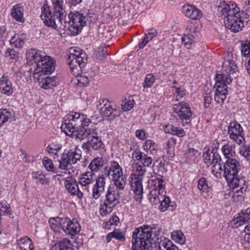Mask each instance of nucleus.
<instances>
[{"label":"nucleus","mask_w":250,"mask_h":250,"mask_svg":"<svg viewBox=\"0 0 250 250\" xmlns=\"http://www.w3.org/2000/svg\"><path fill=\"white\" fill-rule=\"evenodd\" d=\"M90 123V120L86 115L75 112L64 117L61 128L66 135L72 138L90 140L97 135V132L95 127H89Z\"/></svg>","instance_id":"f257e3e1"},{"label":"nucleus","mask_w":250,"mask_h":250,"mask_svg":"<svg viewBox=\"0 0 250 250\" xmlns=\"http://www.w3.org/2000/svg\"><path fill=\"white\" fill-rule=\"evenodd\" d=\"M220 16H224V23L226 28L234 32H239L244 27L245 19L248 18V14L243 11H240L237 4L233 2L226 3L220 2L217 6Z\"/></svg>","instance_id":"f03ea898"},{"label":"nucleus","mask_w":250,"mask_h":250,"mask_svg":"<svg viewBox=\"0 0 250 250\" xmlns=\"http://www.w3.org/2000/svg\"><path fill=\"white\" fill-rule=\"evenodd\" d=\"M222 67L226 74H217L215 77V87L216 91L214 94V100L218 104H222L226 98L228 94V84L232 81L230 74H233L237 68L234 61L230 59L229 55L224 59Z\"/></svg>","instance_id":"7ed1b4c3"},{"label":"nucleus","mask_w":250,"mask_h":250,"mask_svg":"<svg viewBox=\"0 0 250 250\" xmlns=\"http://www.w3.org/2000/svg\"><path fill=\"white\" fill-rule=\"evenodd\" d=\"M54 12L52 14L50 7L44 5L42 8L41 18L45 25L56 30L61 28L60 23L62 16L65 12L64 0H51ZM71 3L75 5L81 2L82 0H70Z\"/></svg>","instance_id":"20e7f679"},{"label":"nucleus","mask_w":250,"mask_h":250,"mask_svg":"<svg viewBox=\"0 0 250 250\" xmlns=\"http://www.w3.org/2000/svg\"><path fill=\"white\" fill-rule=\"evenodd\" d=\"M132 250H152V244L158 240L155 229L143 225L136 228L132 234Z\"/></svg>","instance_id":"39448f33"},{"label":"nucleus","mask_w":250,"mask_h":250,"mask_svg":"<svg viewBox=\"0 0 250 250\" xmlns=\"http://www.w3.org/2000/svg\"><path fill=\"white\" fill-rule=\"evenodd\" d=\"M224 176L229 187L236 185H242L246 183L244 178H239L238 172L240 170V164L236 159L227 160L223 165Z\"/></svg>","instance_id":"423d86ee"},{"label":"nucleus","mask_w":250,"mask_h":250,"mask_svg":"<svg viewBox=\"0 0 250 250\" xmlns=\"http://www.w3.org/2000/svg\"><path fill=\"white\" fill-rule=\"evenodd\" d=\"M146 172V169L142 165H138L136 169V173L131 174L130 176L129 184L133 191L136 201L141 202L143 197V188L142 177Z\"/></svg>","instance_id":"0eeeda50"},{"label":"nucleus","mask_w":250,"mask_h":250,"mask_svg":"<svg viewBox=\"0 0 250 250\" xmlns=\"http://www.w3.org/2000/svg\"><path fill=\"white\" fill-rule=\"evenodd\" d=\"M164 181L157 176H152L148 181L147 188L149 189L148 197L151 202H155L157 200L160 201L165 196V185Z\"/></svg>","instance_id":"6e6552de"},{"label":"nucleus","mask_w":250,"mask_h":250,"mask_svg":"<svg viewBox=\"0 0 250 250\" xmlns=\"http://www.w3.org/2000/svg\"><path fill=\"white\" fill-rule=\"evenodd\" d=\"M82 158V155L78 150L76 146L69 149H65L62 155L59 162V167L61 169H65L69 165L76 164Z\"/></svg>","instance_id":"1a4fd4ad"},{"label":"nucleus","mask_w":250,"mask_h":250,"mask_svg":"<svg viewBox=\"0 0 250 250\" xmlns=\"http://www.w3.org/2000/svg\"><path fill=\"white\" fill-rule=\"evenodd\" d=\"M69 30L73 35H76L82 30L85 26L87 17L77 11L71 12L69 14Z\"/></svg>","instance_id":"9d476101"},{"label":"nucleus","mask_w":250,"mask_h":250,"mask_svg":"<svg viewBox=\"0 0 250 250\" xmlns=\"http://www.w3.org/2000/svg\"><path fill=\"white\" fill-rule=\"evenodd\" d=\"M107 175L112 177L116 188L121 190L125 188L126 184L125 178L123 176L122 169L117 162H112L108 170Z\"/></svg>","instance_id":"9b49d317"},{"label":"nucleus","mask_w":250,"mask_h":250,"mask_svg":"<svg viewBox=\"0 0 250 250\" xmlns=\"http://www.w3.org/2000/svg\"><path fill=\"white\" fill-rule=\"evenodd\" d=\"M55 62L50 56L44 55L42 59L38 63L34 70L33 77L39 78L41 74H50L55 70Z\"/></svg>","instance_id":"f8f14e48"},{"label":"nucleus","mask_w":250,"mask_h":250,"mask_svg":"<svg viewBox=\"0 0 250 250\" xmlns=\"http://www.w3.org/2000/svg\"><path fill=\"white\" fill-rule=\"evenodd\" d=\"M173 111L174 116L177 119L181 121L184 124H188L192 116V112L188 104L184 102H181L174 104Z\"/></svg>","instance_id":"ddd939ff"},{"label":"nucleus","mask_w":250,"mask_h":250,"mask_svg":"<svg viewBox=\"0 0 250 250\" xmlns=\"http://www.w3.org/2000/svg\"><path fill=\"white\" fill-rule=\"evenodd\" d=\"M228 133L229 138L240 145L244 144V132L241 125L236 121L231 122L228 127Z\"/></svg>","instance_id":"4468645a"},{"label":"nucleus","mask_w":250,"mask_h":250,"mask_svg":"<svg viewBox=\"0 0 250 250\" xmlns=\"http://www.w3.org/2000/svg\"><path fill=\"white\" fill-rule=\"evenodd\" d=\"M98 108L100 113L107 117H117L122 113L121 110L117 109L115 105L105 99L99 100Z\"/></svg>","instance_id":"2eb2a0df"},{"label":"nucleus","mask_w":250,"mask_h":250,"mask_svg":"<svg viewBox=\"0 0 250 250\" xmlns=\"http://www.w3.org/2000/svg\"><path fill=\"white\" fill-rule=\"evenodd\" d=\"M86 61V54H82V56L76 58L68 57L67 63L73 75H78L81 73L82 68L85 65Z\"/></svg>","instance_id":"dca6fc26"},{"label":"nucleus","mask_w":250,"mask_h":250,"mask_svg":"<svg viewBox=\"0 0 250 250\" xmlns=\"http://www.w3.org/2000/svg\"><path fill=\"white\" fill-rule=\"evenodd\" d=\"M62 221V229L66 233L74 235L80 231V225L76 220L63 218Z\"/></svg>","instance_id":"f3484780"},{"label":"nucleus","mask_w":250,"mask_h":250,"mask_svg":"<svg viewBox=\"0 0 250 250\" xmlns=\"http://www.w3.org/2000/svg\"><path fill=\"white\" fill-rule=\"evenodd\" d=\"M82 148L86 152H89L91 149L94 150H104V146L101 139L97 135L88 140L86 143L82 145Z\"/></svg>","instance_id":"a211bd4d"},{"label":"nucleus","mask_w":250,"mask_h":250,"mask_svg":"<svg viewBox=\"0 0 250 250\" xmlns=\"http://www.w3.org/2000/svg\"><path fill=\"white\" fill-rule=\"evenodd\" d=\"M64 184L66 189L70 194L72 195H77L79 199L82 198L83 193L80 190L75 179L72 177H68L65 179Z\"/></svg>","instance_id":"6ab92c4d"},{"label":"nucleus","mask_w":250,"mask_h":250,"mask_svg":"<svg viewBox=\"0 0 250 250\" xmlns=\"http://www.w3.org/2000/svg\"><path fill=\"white\" fill-rule=\"evenodd\" d=\"M47 74H41L39 78H33V79L39 83L40 86L44 89H49L56 86L58 83L57 78L55 77L45 76Z\"/></svg>","instance_id":"aec40b11"},{"label":"nucleus","mask_w":250,"mask_h":250,"mask_svg":"<svg viewBox=\"0 0 250 250\" xmlns=\"http://www.w3.org/2000/svg\"><path fill=\"white\" fill-rule=\"evenodd\" d=\"M119 189L113 187L108 188L105 193V199L104 202L109 204L112 207H116L119 203L120 198Z\"/></svg>","instance_id":"412c9836"},{"label":"nucleus","mask_w":250,"mask_h":250,"mask_svg":"<svg viewBox=\"0 0 250 250\" xmlns=\"http://www.w3.org/2000/svg\"><path fill=\"white\" fill-rule=\"evenodd\" d=\"M105 179L103 176H99L96 179V183L94 185L92 190V196L95 199H98L104 190Z\"/></svg>","instance_id":"4be33fe9"},{"label":"nucleus","mask_w":250,"mask_h":250,"mask_svg":"<svg viewBox=\"0 0 250 250\" xmlns=\"http://www.w3.org/2000/svg\"><path fill=\"white\" fill-rule=\"evenodd\" d=\"M0 91L7 96L11 95L14 91L11 81L8 76L4 74L0 79Z\"/></svg>","instance_id":"5701e85b"},{"label":"nucleus","mask_w":250,"mask_h":250,"mask_svg":"<svg viewBox=\"0 0 250 250\" xmlns=\"http://www.w3.org/2000/svg\"><path fill=\"white\" fill-rule=\"evenodd\" d=\"M182 12L186 17L192 20H198L202 16L200 10L191 5H184Z\"/></svg>","instance_id":"b1692460"},{"label":"nucleus","mask_w":250,"mask_h":250,"mask_svg":"<svg viewBox=\"0 0 250 250\" xmlns=\"http://www.w3.org/2000/svg\"><path fill=\"white\" fill-rule=\"evenodd\" d=\"M250 220V208L247 209L242 210L239 213V216L233 220V224L236 225V227L242 226L246 223H249Z\"/></svg>","instance_id":"393cba45"},{"label":"nucleus","mask_w":250,"mask_h":250,"mask_svg":"<svg viewBox=\"0 0 250 250\" xmlns=\"http://www.w3.org/2000/svg\"><path fill=\"white\" fill-rule=\"evenodd\" d=\"M204 162L207 166L213 165L221 161L220 155L213 151H207L203 154Z\"/></svg>","instance_id":"a878e982"},{"label":"nucleus","mask_w":250,"mask_h":250,"mask_svg":"<svg viewBox=\"0 0 250 250\" xmlns=\"http://www.w3.org/2000/svg\"><path fill=\"white\" fill-rule=\"evenodd\" d=\"M95 176V173L93 172H85L79 177L78 182L82 186L87 188V192H88L87 187L94 182Z\"/></svg>","instance_id":"bb28decb"},{"label":"nucleus","mask_w":250,"mask_h":250,"mask_svg":"<svg viewBox=\"0 0 250 250\" xmlns=\"http://www.w3.org/2000/svg\"><path fill=\"white\" fill-rule=\"evenodd\" d=\"M23 7L21 4H18L13 7L11 15L16 21L23 23L25 21V19L23 17Z\"/></svg>","instance_id":"cd10ccee"},{"label":"nucleus","mask_w":250,"mask_h":250,"mask_svg":"<svg viewBox=\"0 0 250 250\" xmlns=\"http://www.w3.org/2000/svg\"><path fill=\"white\" fill-rule=\"evenodd\" d=\"M49 250H73L70 241L67 238L58 241Z\"/></svg>","instance_id":"c85d7f7f"},{"label":"nucleus","mask_w":250,"mask_h":250,"mask_svg":"<svg viewBox=\"0 0 250 250\" xmlns=\"http://www.w3.org/2000/svg\"><path fill=\"white\" fill-rule=\"evenodd\" d=\"M233 189H235L237 188H240L239 189H237L234 191L232 195V199L234 202H242L244 197V192L246 191L247 186L245 184H242V185H236L234 187H231Z\"/></svg>","instance_id":"c756f323"},{"label":"nucleus","mask_w":250,"mask_h":250,"mask_svg":"<svg viewBox=\"0 0 250 250\" xmlns=\"http://www.w3.org/2000/svg\"><path fill=\"white\" fill-rule=\"evenodd\" d=\"M44 56V55L42 54L41 51L35 49H30L26 53L27 59L30 61H33L36 63V66Z\"/></svg>","instance_id":"7c9ffc66"},{"label":"nucleus","mask_w":250,"mask_h":250,"mask_svg":"<svg viewBox=\"0 0 250 250\" xmlns=\"http://www.w3.org/2000/svg\"><path fill=\"white\" fill-rule=\"evenodd\" d=\"M104 161L102 157H97L94 158L90 163L88 168L90 170V172L94 173L100 170L103 167Z\"/></svg>","instance_id":"2f4dec72"},{"label":"nucleus","mask_w":250,"mask_h":250,"mask_svg":"<svg viewBox=\"0 0 250 250\" xmlns=\"http://www.w3.org/2000/svg\"><path fill=\"white\" fill-rule=\"evenodd\" d=\"M18 244L21 250H33L34 249V245L32 240L25 236L18 240Z\"/></svg>","instance_id":"473e14b6"},{"label":"nucleus","mask_w":250,"mask_h":250,"mask_svg":"<svg viewBox=\"0 0 250 250\" xmlns=\"http://www.w3.org/2000/svg\"><path fill=\"white\" fill-rule=\"evenodd\" d=\"M158 250H180L171 241L166 238L158 242Z\"/></svg>","instance_id":"72a5a7b5"},{"label":"nucleus","mask_w":250,"mask_h":250,"mask_svg":"<svg viewBox=\"0 0 250 250\" xmlns=\"http://www.w3.org/2000/svg\"><path fill=\"white\" fill-rule=\"evenodd\" d=\"M160 202L158 208L161 211L164 212L167 210L172 211L175 208L173 205L171 204L169 197L167 196H164Z\"/></svg>","instance_id":"f704fd0d"},{"label":"nucleus","mask_w":250,"mask_h":250,"mask_svg":"<svg viewBox=\"0 0 250 250\" xmlns=\"http://www.w3.org/2000/svg\"><path fill=\"white\" fill-rule=\"evenodd\" d=\"M24 35L16 34L11 38L10 43L15 47L20 48L24 44Z\"/></svg>","instance_id":"c9c22d12"},{"label":"nucleus","mask_w":250,"mask_h":250,"mask_svg":"<svg viewBox=\"0 0 250 250\" xmlns=\"http://www.w3.org/2000/svg\"><path fill=\"white\" fill-rule=\"evenodd\" d=\"M221 150L227 160L235 159L234 158L235 155V152L232 145L229 144H225L222 146Z\"/></svg>","instance_id":"e433bc0d"},{"label":"nucleus","mask_w":250,"mask_h":250,"mask_svg":"<svg viewBox=\"0 0 250 250\" xmlns=\"http://www.w3.org/2000/svg\"><path fill=\"white\" fill-rule=\"evenodd\" d=\"M63 219V218L55 217L51 218L49 220L50 227L54 231L58 232L61 227L62 229Z\"/></svg>","instance_id":"4c0bfd02"},{"label":"nucleus","mask_w":250,"mask_h":250,"mask_svg":"<svg viewBox=\"0 0 250 250\" xmlns=\"http://www.w3.org/2000/svg\"><path fill=\"white\" fill-rule=\"evenodd\" d=\"M143 148L146 151H149L152 155L156 154L158 150L157 145L152 140H146L144 143Z\"/></svg>","instance_id":"58836bf2"},{"label":"nucleus","mask_w":250,"mask_h":250,"mask_svg":"<svg viewBox=\"0 0 250 250\" xmlns=\"http://www.w3.org/2000/svg\"><path fill=\"white\" fill-rule=\"evenodd\" d=\"M199 155V153L197 149L190 148L186 151L185 157L186 159V161L188 163H190L195 162Z\"/></svg>","instance_id":"ea45409f"},{"label":"nucleus","mask_w":250,"mask_h":250,"mask_svg":"<svg viewBox=\"0 0 250 250\" xmlns=\"http://www.w3.org/2000/svg\"><path fill=\"white\" fill-rule=\"evenodd\" d=\"M172 239L180 244H183L186 242L185 236L181 230L173 231L171 233Z\"/></svg>","instance_id":"a19ab883"},{"label":"nucleus","mask_w":250,"mask_h":250,"mask_svg":"<svg viewBox=\"0 0 250 250\" xmlns=\"http://www.w3.org/2000/svg\"><path fill=\"white\" fill-rule=\"evenodd\" d=\"M12 116L11 112L7 109H1L0 110V127L11 119Z\"/></svg>","instance_id":"79ce46f5"},{"label":"nucleus","mask_w":250,"mask_h":250,"mask_svg":"<svg viewBox=\"0 0 250 250\" xmlns=\"http://www.w3.org/2000/svg\"><path fill=\"white\" fill-rule=\"evenodd\" d=\"M107 54V47L104 45H101L98 47L96 51V56L97 58L99 59L100 60H103Z\"/></svg>","instance_id":"37998d69"},{"label":"nucleus","mask_w":250,"mask_h":250,"mask_svg":"<svg viewBox=\"0 0 250 250\" xmlns=\"http://www.w3.org/2000/svg\"><path fill=\"white\" fill-rule=\"evenodd\" d=\"M68 57L75 58L82 56V54H85L80 48L75 47L70 48L68 50Z\"/></svg>","instance_id":"c03bdc74"},{"label":"nucleus","mask_w":250,"mask_h":250,"mask_svg":"<svg viewBox=\"0 0 250 250\" xmlns=\"http://www.w3.org/2000/svg\"><path fill=\"white\" fill-rule=\"evenodd\" d=\"M221 162H218L216 164L212 165L211 167V172L216 177H218L221 176L223 170V167L221 165Z\"/></svg>","instance_id":"a18cd8bd"},{"label":"nucleus","mask_w":250,"mask_h":250,"mask_svg":"<svg viewBox=\"0 0 250 250\" xmlns=\"http://www.w3.org/2000/svg\"><path fill=\"white\" fill-rule=\"evenodd\" d=\"M62 147V145L58 143H52L48 146L46 149L49 153L56 154Z\"/></svg>","instance_id":"49530a36"},{"label":"nucleus","mask_w":250,"mask_h":250,"mask_svg":"<svg viewBox=\"0 0 250 250\" xmlns=\"http://www.w3.org/2000/svg\"><path fill=\"white\" fill-rule=\"evenodd\" d=\"M114 208V207L104 202V204L101 205L100 209V214L103 216L111 212Z\"/></svg>","instance_id":"de8ad7c7"},{"label":"nucleus","mask_w":250,"mask_h":250,"mask_svg":"<svg viewBox=\"0 0 250 250\" xmlns=\"http://www.w3.org/2000/svg\"><path fill=\"white\" fill-rule=\"evenodd\" d=\"M197 188L202 192L208 191V186L205 178L202 177L198 180Z\"/></svg>","instance_id":"09e8293b"},{"label":"nucleus","mask_w":250,"mask_h":250,"mask_svg":"<svg viewBox=\"0 0 250 250\" xmlns=\"http://www.w3.org/2000/svg\"><path fill=\"white\" fill-rule=\"evenodd\" d=\"M241 51L244 57H250V41H246L242 44Z\"/></svg>","instance_id":"8fccbe9b"},{"label":"nucleus","mask_w":250,"mask_h":250,"mask_svg":"<svg viewBox=\"0 0 250 250\" xmlns=\"http://www.w3.org/2000/svg\"><path fill=\"white\" fill-rule=\"evenodd\" d=\"M155 79L154 76L151 74H147L145 78L144 82L143 83V86L144 88L150 87L153 83L155 82Z\"/></svg>","instance_id":"3c124183"},{"label":"nucleus","mask_w":250,"mask_h":250,"mask_svg":"<svg viewBox=\"0 0 250 250\" xmlns=\"http://www.w3.org/2000/svg\"><path fill=\"white\" fill-rule=\"evenodd\" d=\"M76 76L75 80L77 81V84L80 86H84L88 83V78L86 76L82 75H75Z\"/></svg>","instance_id":"603ef678"},{"label":"nucleus","mask_w":250,"mask_h":250,"mask_svg":"<svg viewBox=\"0 0 250 250\" xmlns=\"http://www.w3.org/2000/svg\"><path fill=\"white\" fill-rule=\"evenodd\" d=\"M239 153L247 160L250 161V146H242L240 148Z\"/></svg>","instance_id":"864d4df0"},{"label":"nucleus","mask_w":250,"mask_h":250,"mask_svg":"<svg viewBox=\"0 0 250 250\" xmlns=\"http://www.w3.org/2000/svg\"><path fill=\"white\" fill-rule=\"evenodd\" d=\"M11 211L9 205L5 201L0 202V214L9 213Z\"/></svg>","instance_id":"5fc2aeb1"},{"label":"nucleus","mask_w":250,"mask_h":250,"mask_svg":"<svg viewBox=\"0 0 250 250\" xmlns=\"http://www.w3.org/2000/svg\"><path fill=\"white\" fill-rule=\"evenodd\" d=\"M43 166L45 168L49 171H54L55 168L52 161L48 158L44 159L42 160Z\"/></svg>","instance_id":"6e6d98bb"},{"label":"nucleus","mask_w":250,"mask_h":250,"mask_svg":"<svg viewBox=\"0 0 250 250\" xmlns=\"http://www.w3.org/2000/svg\"><path fill=\"white\" fill-rule=\"evenodd\" d=\"M152 161L153 160L151 157L148 156L145 154L144 155V158L141 162L142 164V166H144V167H151Z\"/></svg>","instance_id":"4d7b16f0"},{"label":"nucleus","mask_w":250,"mask_h":250,"mask_svg":"<svg viewBox=\"0 0 250 250\" xmlns=\"http://www.w3.org/2000/svg\"><path fill=\"white\" fill-rule=\"evenodd\" d=\"M157 35V31L154 28H151L147 30V33L145 34L146 37L149 41Z\"/></svg>","instance_id":"13d9d810"},{"label":"nucleus","mask_w":250,"mask_h":250,"mask_svg":"<svg viewBox=\"0 0 250 250\" xmlns=\"http://www.w3.org/2000/svg\"><path fill=\"white\" fill-rule=\"evenodd\" d=\"M145 154L139 150H134L132 153V157L134 160L139 161L141 162L144 158Z\"/></svg>","instance_id":"bf43d9fd"},{"label":"nucleus","mask_w":250,"mask_h":250,"mask_svg":"<svg viewBox=\"0 0 250 250\" xmlns=\"http://www.w3.org/2000/svg\"><path fill=\"white\" fill-rule=\"evenodd\" d=\"M134 105L133 101H128L127 102L123 103L121 104L122 109L124 111H126L132 109Z\"/></svg>","instance_id":"052dcab7"},{"label":"nucleus","mask_w":250,"mask_h":250,"mask_svg":"<svg viewBox=\"0 0 250 250\" xmlns=\"http://www.w3.org/2000/svg\"><path fill=\"white\" fill-rule=\"evenodd\" d=\"M33 177L37 179L38 182L42 185H45L48 183V181L43 175H39L37 173H33Z\"/></svg>","instance_id":"680f3d73"},{"label":"nucleus","mask_w":250,"mask_h":250,"mask_svg":"<svg viewBox=\"0 0 250 250\" xmlns=\"http://www.w3.org/2000/svg\"><path fill=\"white\" fill-rule=\"evenodd\" d=\"M135 135L140 140H144L146 138V135H148V134H146L144 130L138 129L136 131Z\"/></svg>","instance_id":"e2e57ef3"},{"label":"nucleus","mask_w":250,"mask_h":250,"mask_svg":"<svg viewBox=\"0 0 250 250\" xmlns=\"http://www.w3.org/2000/svg\"><path fill=\"white\" fill-rule=\"evenodd\" d=\"M113 233H114L113 237L115 239L121 241H124L125 240V235L123 232H121L119 230H114L113 231Z\"/></svg>","instance_id":"0e129e2a"},{"label":"nucleus","mask_w":250,"mask_h":250,"mask_svg":"<svg viewBox=\"0 0 250 250\" xmlns=\"http://www.w3.org/2000/svg\"><path fill=\"white\" fill-rule=\"evenodd\" d=\"M193 39V37L191 34L185 35L182 38V42L186 45L191 44Z\"/></svg>","instance_id":"69168bd1"},{"label":"nucleus","mask_w":250,"mask_h":250,"mask_svg":"<svg viewBox=\"0 0 250 250\" xmlns=\"http://www.w3.org/2000/svg\"><path fill=\"white\" fill-rule=\"evenodd\" d=\"M99 36L103 41L108 40L111 39V35L109 34L107 30H106L104 32H102L101 30H99Z\"/></svg>","instance_id":"338daca9"},{"label":"nucleus","mask_w":250,"mask_h":250,"mask_svg":"<svg viewBox=\"0 0 250 250\" xmlns=\"http://www.w3.org/2000/svg\"><path fill=\"white\" fill-rule=\"evenodd\" d=\"M5 56L9 57L11 59H15L17 56V53L14 49H7L5 52Z\"/></svg>","instance_id":"774afa93"}]
</instances>
